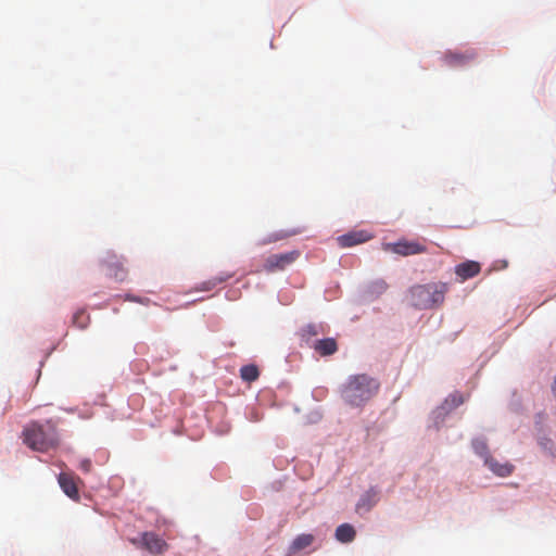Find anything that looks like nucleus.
<instances>
[{"mask_svg":"<svg viewBox=\"0 0 556 556\" xmlns=\"http://www.w3.org/2000/svg\"><path fill=\"white\" fill-rule=\"evenodd\" d=\"M410 303L414 307L419 309L432 308V301L430 300V286L417 285L410 288Z\"/></svg>","mask_w":556,"mask_h":556,"instance_id":"obj_5","label":"nucleus"},{"mask_svg":"<svg viewBox=\"0 0 556 556\" xmlns=\"http://www.w3.org/2000/svg\"><path fill=\"white\" fill-rule=\"evenodd\" d=\"M319 333L318 327L316 325H307L302 329V337L306 340H309L313 337H316Z\"/></svg>","mask_w":556,"mask_h":556,"instance_id":"obj_25","label":"nucleus"},{"mask_svg":"<svg viewBox=\"0 0 556 556\" xmlns=\"http://www.w3.org/2000/svg\"><path fill=\"white\" fill-rule=\"evenodd\" d=\"M141 542L146 549L155 555L164 553L168 547L167 543L154 532H143Z\"/></svg>","mask_w":556,"mask_h":556,"instance_id":"obj_6","label":"nucleus"},{"mask_svg":"<svg viewBox=\"0 0 556 556\" xmlns=\"http://www.w3.org/2000/svg\"><path fill=\"white\" fill-rule=\"evenodd\" d=\"M384 250L391 251L402 256H408L425 253L427 248L425 244H421L418 241L400 240L394 243L386 244Z\"/></svg>","mask_w":556,"mask_h":556,"instance_id":"obj_4","label":"nucleus"},{"mask_svg":"<svg viewBox=\"0 0 556 556\" xmlns=\"http://www.w3.org/2000/svg\"><path fill=\"white\" fill-rule=\"evenodd\" d=\"M485 465L490 468L492 472L500 477H508L511 475L514 470V466L509 463L500 464L492 457L485 458Z\"/></svg>","mask_w":556,"mask_h":556,"instance_id":"obj_16","label":"nucleus"},{"mask_svg":"<svg viewBox=\"0 0 556 556\" xmlns=\"http://www.w3.org/2000/svg\"><path fill=\"white\" fill-rule=\"evenodd\" d=\"M302 231H303L302 228H294V229H289V230L275 231V232H271V233L267 235L261 241V244L265 245V244L274 243V242H277V241H280V240H285V239H288L290 237L296 236V235L301 233Z\"/></svg>","mask_w":556,"mask_h":556,"instance_id":"obj_15","label":"nucleus"},{"mask_svg":"<svg viewBox=\"0 0 556 556\" xmlns=\"http://www.w3.org/2000/svg\"><path fill=\"white\" fill-rule=\"evenodd\" d=\"M389 286L383 279H375L366 287V292L370 296L377 298L388 290Z\"/></svg>","mask_w":556,"mask_h":556,"instance_id":"obj_20","label":"nucleus"},{"mask_svg":"<svg viewBox=\"0 0 556 556\" xmlns=\"http://www.w3.org/2000/svg\"><path fill=\"white\" fill-rule=\"evenodd\" d=\"M62 491L73 501H79L76 479L72 473L61 472L58 478Z\"/></svg>","mask_w":556,"mask_h":556,"instance_id":"obj_10","label":"nucleus"},{"mask_svg":"<svg viewBox=\"0 0 556 556\" xmlns=\"http://www.w3.org/2000/svg\"><path fill=\"white\" fill-rule=\"evenodd\" d=\"M309 346L320 356H329L338 351V344L333 338L315 340Z\"/></svg>","mask_w":556,"mask_h":556,"instance_id":"obj_12","label":"nucleus"},{"mask_svg":"<svg viewBox=\"0 0 556 556\" xmlns=\"http://www.w3.org/2000/svg\"><path fill=\"white\" fill-rule=\"evenodd\" d=\"M315 538L313 534L303 533L298 535L290 545L291 553H298L308 546H311L314 542Z\"/></svg>","mask_w":556,"mask_h":556,"instance_id":"obj_19","label":"nucleus"},{"mask_svg":"<svg viewBox=\"0 0 556 556\" xmlns=\"http://www.w3.org/2000/svg\"><path fill=\"white\" fill-rule=\"evenodd\" d=\"M104 266L109 270V275L118 281H124L127 277V270L124 264L119 261L117 255L114 253H108L103 260Z\"/></svg>","mask_w":556,"mask_h":556,"instance_id":"obj_8","label":"nucleus"},{"mask_svg":"<svg viewBox=\"0 0 556 556\" xmlns=\"http://www.w3.org/2000/svg\"><path fill=\"white\" fill-rule=\"evenodd\" d=\"M300 256L299 251H290L281 254L269 255L264 262V269L267 273H276L286 269Z\"/></svg>","mask_w":556,"mask_h":556,"instance_id":"obj_3","label":"nucleus"},{"mask_svg":"<svg viewBox=\"0 0 556 556\" xmlns=\"http://www.w3.org/2000/svg\"><path fill=\"white\" fill-rule=\"evenodd\" d=\"M336 539L341 543H350L355 539L356 531L350 523H342L336 529Z\"/></svg>","mask_w":556,"mask_h":556,"instance_id":"obj_17","label":"nucleus"},{"mask_svg":"<svg viewBox=\"0 0 556 556\" xmlns=\"http://www.w3.org/2000/svg\"><path fill=\"white\" fill-rule=\"evenodd\" d=\"M90 323V316L85 309L77 311L73 316V324L79 329H86Z\"/></svg>","mask_w":556,"mask_h":556,"instance_id":"obj_22","label":"nucleus"},{"mask_svg":"<svg viewBox=\"0 0 556 556\" xmlns=\"http://www.w3.org/2000/svg\"><path fill=\"white\" fill-rule=\"evenodd\" d=\"M233 276V274H229V273H224L222 275H218L214 278H211L206 281H203L201 285H199L195 290L197 291H211L213 290L216 286L220 285V283H224L226 282L227 280H229L231 277Z\"/></svg>","mask_w":556,"mask_h":556,"instance_id":"obj_18","label":"nucleus"},{"mask_svg":"<svg viewBox=\"0 0 556 556\" xmlns=\"http://www.w3.org/2000/svg\"><path fill=\"white\" fill-rule=\"evenodd\" d=\"M551 389H552V393H553L554 397L556 399V376H555V379H554V381L552 383Z\"/></svg>","mask_w":556,"mask_h":556,"instance_id":"obj_27","label":"nucleus"},{"mask_svg":"<svg viewBox=\"0 0 556 556\" xmlns=\"http://www.w3.org/2000/svg\"><path fill=\"white\" fill-rule=\"evenodd\" d=\"M430 286V300L432 301V307L439 306L444 302L445 293L448 290V286L445 282H432Z\"/></svg>","mask_w":556,"mask_h":556,"instance_id":"obj_14","label":"nucleus"},{"mask_svg":"<svg viewBox=\"0 0 556 556\" xmlns=\"http://www.w3.org/2000/svg\"><path fill=\"white\" fill-rule=\"evenodd\" d=\"M379 500V492L375 488H370L366 491L356 504L357 511H369Z\"/></svg>","mask_w":556,"mask_h":556,"instance_id":"obj_13","label":"nucleus"},{"mask_svg":"<svg viewBox=\"0 0 556 556\" xmlns=\"http://www.w3.org/2000/svg\"><path fill=\"white\" fill-rule=\"evenodd\" d=\"M477 58L475 50H467L465 52L448 51L444 54L443 61L448 66H465Z\"/></svg>","mask_w":556,"mask_h":556,"instance_id":"obj_9","label":"nucleus"},{"mask_svg":"<svg viewBox=\"0 0 556 556\" xmlns=\"http://www.w3.org/2000/svg\"><path fill=\"white\" fill-rule=\"evenodd\" d=\"M80 469L85 472H89L91 470V460L83 459L79 465Z\"/></svg>","mask_w":556,"mask_h":556,"instance_id":"obj_26","label":"nucleus"},{"mask_svg":"<svg viewBox=\"0 0 556 556\" xmlns=\"http://www.w3.org/2000/svg\"><path fill=\"white\" fill-rule=\"evenodd\" d=\"M465 402V399L462 393L454 392L450 394L445 400V405L447 406V409H454L462 405Z\"/></svg>","mask_w":556,"mask_h":556,"instance_id":"obj_23","label":"nucleus"},{"mask_svg":"<svg viewBox=\"0 0 556 556\" xmlns=\"http://www.w3.org/2000/svg\"><path fill=\"white\" fill-rule=\"evenodd\" d=\"M379 390V382L365 374L350 377L341 391L343 400L352 406H361Z\"/></svg>","mask_w":556,"mask_h":556,"instance_id":"obj_1","label":"nucleus"},{"mask_svg":"<svg viewBox=\"0 0 556 556\" xmlns=\"http://www.w3.org/2000/svg\"><path fill=\"white\" fill-rule=\"evenodd\" d=\"M24 443L34 451L46 452L56 445V437L53 429L46 431L43 426L31 422L23 431Z\"/></svg>","mask_w":556,"mask_h":556,"instance_id":"obj_2","label":"nucleus"},{"mask_svg":"<svg viewBox=\"0 0 556 556\" xmlns=\"http://www.w3.org/2000/svg\"><path fill=\"white\" fill-rule=\"evenodd\" d=\"M372 236L366 230H353L338 237L337 241L341 248H351L370 240Z\"/></svg>","mask_w":556,"mask_h":556,"instance_id":"obj_7","label":"nucleus"},{"mask_svg":"<svg viewBox=\"0 0 556 556\" xmlns=\"http://www.w3.org/2000/svg\"><path fill=\"white\" fill-rule=\"evenodd\" d=\"M480 264L475 261H466L464 263L458 264L455 267V274L460 278L462 281H465L477 276L480 273Z\"/></svg>","mask_w":556,"mask_h":556,"instance_id":"obj_11","label":"nucleus"},{"mask_svg":"<svg viewBox=\"0 0 556 556\" xmlns=\"http://www.w3.org/2000/svg\"><path fill=\"white\" fill-rule=\"evenodd\" d=\"M472 447H473L475 452L478 455L484 457V459L486 457H490L489 454H488V445H486L485 441L480 440V439L473 440L472 441Z\"/></svg>","mask_w":556,"mask_h":556,"instance_id":"obj_24","label":"nucleus"},{"mask_svg":"<svg viewBox=\"0 0 556 556\" xmlns=\"http://www.w3.org/2000/svg\"><path fill=\"white\" fill-rule=\"evenodd\" d=\"M240 376L242 380L247 382H253L257 380L260 376L258 368L255 365H245L240 369Z\"/></svg>","mask_w":556,"mask_h":556,"instance_id":"obj_21","label":"nucleus"}]
</instances>
